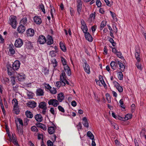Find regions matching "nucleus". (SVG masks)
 <instances>
[{
  "mask_svg": "<svg viewBox=\"0 0 146 146\" xmlns=\"http://www.w3.org/2000/svg\"><path fill=\"white\" fill-rule=\"evenodd\" d=\"M38 107L40 108L43 110L42 113L43 114L45 115L47 109V107L46 102H40L39 103Z\"/></svg>",
  "mask_w": 146,
  "mask_h": 146,
  "instance_id": "f257e3e1",
  "label": "nucleus"
},
{
  "mask_svg": "<svg viewBox=\"0 0 146 146\" xmlns=\"http://www.w3.org/2000/svg\"><path fill=\"white\" fill-rule=\"evenodd\" d=\"M9 20L10 24L11 25L13 28H16L17 24L16 17L14 16H11L9 19Z\"/></svg>",
  "mask_w": 146,
  "mask_h": 146,
  "instance_id": "f03ea898",
  "label": "nucleus"
},
{
  "mask_svg": "<svg viewBox=\"0 0 146 146\" xmlns=\"http://www.w3.org/2000/svg\"><path fill=\"white\" fill-rule=\"evenodd\" d=\"M23 44L22 40L19 38L15 40L14 45L16 47L20 48L23 45Z\"/></svg>",
  "mask_w": 146,
  "mask_h": 146,
  "instance_id": "7ed1b4c3",
  "label": "nucleus"
},
{
  "mask_svg": "<svg viewBox=\"0 0 146 146\" xmlns=\"http://www.w3.org/2000/svg\"><path fill=\"white\" fill-rule=\"evenodd\" d=\"M49 105H52L54 107H56L59 104L58 100L55 99H51L49 100L48 102Z\"/></svg>",
  "mask_w": 146,
  "mask_h": 146,
  "instance_id": "20e7f679",
  "label": "nucleus"
},
{
  "mask_svg": "<svg viewBox=\"0 0 146 146\" xmlns=\"http://www.w3.org/2000/svg\"><path fill=\"white\" fill-rule=\"evenodd\" d=\"M67 78L66 76L65 73V72L63 70L62 73L60 75V80L63 83V86H65L66 84L65 83V81Z\"/></svg>",
  "mask_w": 146,
  "mask_h": 146,
  "instance_id": "39448f33",
  "label": "nucleus"
},
{
  "mask_svg": "<svg viewBox=\"0 0 146 146\" xmlns=\"http://www.w3.org/2000/svg\"><path fill=\"white\" fill-rule=\"evenodd\" d=\"M46 39L43 35H40L38 38L37 42L40 44H43L46 42Z\"/></svg>",
  "mask_w": 146,
  "mask_h": 146,
  "instance_id": "423d86ee",
  "label": "nucleus"
},
{
  "mask_svg": "<svg viewBox=\"0 0 146 146\" xmlns=\"http://www.w3.org/2000/svg\"><path fill=\"white\" fill-rule=\"evenodd\" d=\"M20 62L17 60L15 61L12 64L13 68L14 70H18L20 66Z\"/></svg>",
  "mask_w": 146,
  "mask_h": 146,
  "instance_id": "0eeeda50",
  "label": "nucleus"
},
{
  "mask_svg": "<svg viewBox=\"0 0 146 146\" xmlns=\"http://www.w3.org/2000/svg\"><path fill=\"white\" fill-rule=\"evenodd\" d=\"M77 10L79 15H80V12L82 10V2L81 0H77Z\"/></svg>",
  "mask_w": 146,
  "mask_h": 146,
  "instance_id": "6e6552de",
  "label": "nucleus"
},
{
  "mask_svg": "<svg viewBox=\"0 0 146 146\" xmlns=\"http://www.w3.org/2000/svg\"><path fill=\"white\" fill-rule=\"evenodd\" d=\"M27 106L31 108H34L36 107L37 103L34 101H31L27 104Z\"/></svg>",
  "mask_w": 146,
  "mask_h": 146,
  "instance_id": "1a4fd4ad",
  "label": "nucleus"
},
{
  "mask_svg": "<svg viewBox=\"0 0 146 146\" xmlns=\"http://www.w3.org/2000/svg\"><path fill=\"white\" fill-rule=\"evenodd\" d=\"M81 23L82 25L81 29L84 33H86L88 31L87 27L85 22L83 19L81 20Z\"/></svg>",
  "mask_w": 146,
  "mask_h": 146,
  "instance_id": "9d476101",
  "label": "nucleus"
},
{
  "mask_svg": "<svg viewBox=\"0 0 146 146\" xmlns=\"http://www.w3.org/2000/svg\"><path fill=\"white\" fill-rule=\"evenodd\" d=\"M135 55L136 59L137 61L140 62L141 59L140 58V52L138 48H136L135 49Z\"/></svg>",
  "mask_w": 146,
  "mask_h": 146,
  "instance_id": "9b49d317",
  "label": "nucleus"
},
{
  "mask_svg": "<svg viewBox=\"0 0 146 146\" xmlns=\"http://www.w3.org/2000/svg\"><path fill=\"white\" fill-rule=\"evenodd\" d=\"M118 60H115V61H112L110 63V65L112 69L113 70H115L117 67V63Z\"/></svg>",
  "mask_w": 146,
  "mask_h": 146,
  "instance_id": "f8f14e48",
  "label": "nucleus"
},
{
  "mask_svg": "<svg viewBox=\"0 0 146 146\" xmlns=\"http://www.w3.org/2000/svg\"><path fill=\"white\" fill-rule=\"evenodd\" d=\"M46 42L47 45H50L52 44L53 43V40L52 37L51 36L48 35Z\"/></svg>",
  "mask_w": 146,
  "mask_h": 146,
  "instance_id": "ddd939ff",
  "label": "nucleus"
},
{
  "mask_svg": "<svg viewBox=\"0 0 146 146\" xmlns=\"http://www.w3.org/2000/svg\"><path fill=\"white\" fill-rule=\"evenodd\" d=\"M84 33L86 39L90 42H92L93 40V38L91 35L87 32Z\"/></svg>",
  "mask_w": 146,
  "mask_h": 146,
  "instance_id": "4468645a",
  "label": "nucleus"
},
{
  "mask_svg": "<svg viewBox=\"0 0 146 146\" xmlns=\"http://www.w3.org/2000/svg\"><path fill=\"white\" fill-rule=\"evenodd\" d=\"M64 68L65 71L66 72L68 75L69 76H70L71 74V70L68 65L64 66Z\"/></svg>",
  "mask_w": 146,
  "mask_h": 146,
  "instance_id": "2eb2a0df",
  "label": "nucleus"
},
{
  "mask_svg": "<svg viewBox=\"0 0 146 146\" xmlns=\"http://www.w3.org/2000/svg\"><path fill=\"white\" fill-rule=\"evenodd\" d=\"M84 66H83L84 70L88 74H90V72L89 66L86 62H84Z\"/></svg>",
  "mask_w": 146,
  "mask_h": 146,
  "instance_id": "dca6fc26",
  "label": "nucleus"
},
{
  "mask_svg": "<svg viewBox=\"0 0 146 146\" xmlns=\"http://www.w3.org/2000/svg\"><path fill=\"white\" fill-rule=\"evenodd\" d=\"M34 22L37 24L40 25L42 23V20L40 17L38 16H35L34 17Z\"/></svg>",
  "mask_w": 146,
  "mask_h": 146,
  "instance_id": "f3484780",
  "label": "nucleus"
},
{
  "mask_svg": "<svg viewBox=\"0 0 146 146\" xmlns=\"http://www.w3.org/2000/svg\"><path fill=\"white\" fill-rule=\"evenodd\" d=\"M27 33L28 36H32L34 35L35 32L33 29H29L27 30Z\"/></svg>",
  "mask_w": 146,
  "mask_h": 146,
  "instance_id": "a211bd4d",
  "label": "nucleus"
},
{
  "mask_svg": "<svg viewBox=\"0 0 146 146\" xmlns=\"http://www.w3.org/2000/svg\"><path fill=\"white\" fill-rule=\"evenodd\" d=\"M25 27L22 24H21L17 29V31L19 33H23L25 31Z\"/></svg>",
  "mask_w": 146,
  "mask_h": 146,
  "instance_id": "6ab92c4d",
  "label": "nucleus"
},
{
  "mask_svg": "<svg viewBox=\"0 0 146 146\" xmlns=\"http://www.w3.org/2000/svg\"><path fill=\"white\" fill-rule=\"evenodd\" d=\"M36 125L37 127L40 128L44 131L46 130V126L44 124L40 123H37Z\"/></svg>",
  "mask_w": 146,
  "mask_h": 146,
  "instance_id": "aec40b11",
  "label": "nucleus"
},
{
  "mask_svg": "<svg viewBox=\"0 0 146 146\" xmlns=\"http://www.w3.org/2000/svg\"><path fill=\"white\" fill-rule=\"evenodd\" d=\"M114 83L115 84V86H116V88L118 90L119 92H121L123 91V89L122 87L120 86L119 84L117 82L115 81Z\"/></svg>",
  "mask_w": 146,
  "mask_h": 146,
  "instance_id": "412c9836",
  "label": "nucleus"
},
{
  "mask_svg": "<svg viewBox=\"0 0 146 146\" xmlns=\"http://www.w3.org/2000/svg\"><path fill=\"white\" fill-rule=\"evenodd\" d=\"M64 96L62 93H60L57 96L58 101L60 102H62L64 100Z\"/></svg>",
  "mask_w": 146,
  "mask_h": 146,
  "instance_id": "4be33fe9",
  "label": "nucleus"
},
{
  "mask_svg": "<svg viewBox=\"0 0 146 146\" xmlns=\"http://www.w3.org/2000/svg\"><path fill=\"white\" fill-rule=\"evenodd\" d=\"M17 77L18 80L21 81L24 80L25 78V75L22 73L18 74Z\"/></svg>",
  "mask_w": 146,
  "mask_h": 146,
  "instance_id": "5701e85b",
  "label": "nucleus"
},
{
  "mask_svg": "<svg viewBox=\"0 0 146 146\" xmlns=\"http://www.w3.org/2000/svg\"><path fill=\"white\" fill-rule=\"evenodd\" d=\"M35 118L37 121L40 122L42 120V117L40 114H37L35 116Z\"/></svg>",
  "mask_w": 146,
  "mask_h": 146,
  "instance_id": "b1692460",
  "label": "nucleus"
},
{
  "mask_svg": "<svg viewBox=\"0 0 146 146\" xmlns=\"http://www.w3.org/2000/svg\"><path fill=\"white\" fill-rule=\"evenodd\" d=\"M25 46L28 49H31L33 48V46L32 43L30 42L28 40L26 41Z\"/></svg>",
  "mask_w": 146,
  "mask_h": 146,
  "instance_id": "393cba45",
  "label": "nucleus"
},
{
  "mask_svg": "<svg viewBox=\"0 0 146 146\" xmlns=\"http://www.w3.org/2000/svg\"><path fill=\"white\" fill-rule=\"evenodd\" d=\"M44 93V92L43 90L41 88L38 89L36 90V95L38 96H43Z\"/></svg>",
  "mask_w": 146,
  "mask_h": 146,
  "instance_id": "a878e982",
  "label": "nucleus"
},
{
  "mask_svg": "<svg viewBox=\"0 0 146 146\" xmlns=\"http://www.w3.org/2000/svg\"><path fill=\"white\" fill-rule=\"evenodd\" d=\"M117 63L119 67V69L121 71L123 72L125 68V67L123 64L121 62L118 61Z\"/></svg>",
  "mask_w": 146,
  "mask_h": 146,
  "instance_id": "bb28decb",
  "label": "nucleus"
},
{
  "mask_svg": "<svg viewBox=\"0 0 146 146\" xmlns=\"http://www.w3.org/2000/svg\"><path fill=\"white\" fill-rule=\"evenodd\" d=\"M12 104L14 105V109L17 110L18 106V101L15 98L13 99L12 100Z\"/></svg>",
  "mask_w": 146,
  "mask_h": 146,
  "instance_id": "cd10ccee",
  "label": "nucleus"
},
{
  "mask_svg": "<svg viewBox=\"0 0 146 146\" xmlns=\"http://www.w3.org/2000/svg\"><path fill=\"white\" fill-rule=\"evenodd\" d=\"M60 46L61 50L64 52H66V48L62 41L60 42Z\"/></svg>",
  "mask_w": 146,
  "mask_h": 146,
  "instance_id": "c85d7f7f",
  "label": "nucleus"
},
{
  "mask_svg": "<svg viewBox=\"0 0 146 146\" xmlns=\"http://www.w3.org/2000/svg\"><path fill=\"white\" fill-rule=\"evenodd\" d=\"M48 131L49 134H52L55 131V129L53 127H50L48 128Z\"/></svg>",
  "mask_w": 146,
  "mask_h": 146,
  "instance_id": "c756f323",
  "label": "nucleus"
},
{
  "mask_svg": "<svg viewBox=\"0 0 146 146\" xmlns=\"http://www.w3.org/2000/svg\"><path fill=\"white\" fill-rule=\"evenodd\" d=\"M6 127V129L7 131V133L8 134V136L9 138V140L10 141H11L13 140V139H15V137L13 136V135H12V136H11V135L9 134V130L8 129V125H6L5 126Z\"/></svg>",
  "mask_w": 146,
  "mask_h": 146,
  "instance_id": "7c9ffc66",
  "label": "nucleus"
},
{
  "mask_svg": "<svg viewBox=\"0 0 146 146\" xmlns=\"http://www.w3.org/2000/svg\"><path fill=\"white\" fill-rule=\"evenodd\" d=\"M82 119L84 121L83 123L85 127L88 128L89 126V124L87 118L86 117H84Z\"/></svg>",
  "mask_w": 146,
  "mask_h": 146,
  "instance_id": "2f4dec72",
  "label": "nucleus"
},
{
  "mask_svg": "<svg viewBox=\"0 0 146 146\" xmlns=\"http://www.w3.org/2000/svg\"><path fill=\"white\" fill-rule=\"evenodd\" d=\"M25 114L26 116L28 118H31L33 116L32 113L30 111H27L25 112Z\"/></svg>",
  "mask_w": 146,
  "mask_h": 146,
  "instance_id": "473e14b6",
  "label": "nucleus"
},
{
  "mask_svg": "<svg viewBox=\"0 0 146 146\" xmlns=\"http://www.w3.org/2000/svg\"><path fill=\"white\" fill-rule=\"evenodd\" d=\"M87 136L91 139H94V136L93 134L90 131H88L87 133Z\"/></svg>",
  "mask_w": 146,
  "mask_h": 146,
  "instance_id": "72a5a7b5",
  "label": "nucleus"
},
{
  "mask_svg": "<svg viewBox=\"0 0 146 146\" xmlns=\"http://www.w3.org/2000/svg\"><path fill=\"white\" fill-rule=\"evenodd\" d=\"M118 78L120 80H123V75L121 72H118L117 73Z\"/></svg>",
  "mask_w": 146,
  "mask_h": 146,
  "instance_id": "f704fd0d",
  "label": "nucleus"
},
{
  "mask_svg": "<svg viewBox=\"0 0 146 146\" xmlns=\"http://www.w3.org/2000/svg\"><path fill=\"white\" fill-rule=\"evenodd\" d=\"M132 117V114H126L125 117H124V119L125 120H127L131 118Z\"/></svg>",
  "mask_w": 146,
  "mask_h": 146,
  "instance_id": "c9c22d12",
  "label": "nucleus"
},
{
  "mask_svg": "<svg viewBox=\"0 0 146 146\" xmlns=\"http://www.w3.org/2000/svg\"><path fill=\"white\" fill-rule=\"evenodd\" d=\"M27 22V19L26 17H25L22 19L20 22L21 24L25 25Z\"/></svg>",
  "mask_w": 146,
  "mask_h": 146,
  "instance_id": "e433bc0d",
  "label": "nucleus"
},
{
  "mask_svg": "<svg viewBox=\"0 0 146 146\" xmlns=\"http://www.w3.org/2000/svg\"><path fill=\"white\" fill-rule=\"evenodd\" d=\"M138 62L136 63L135 65L137 68L140 70H141L142 68L141 64L139 62Z\"/></svg>",
  "mask_w": 146,
  "mask_h": 146,
  "instance_id": "4c0bfd02",
  "label": "nucleus"
},
{
  "mask_svg": "<svg viewBox=\"0 0 146 146\" xmlns=\"http://www.w3.org/2000/svg\"><path fill=\"white\" fill-rule=\"evenodd\" d=\"M39 6L43 13L44 14H45L46 12L44 5L42 4L41 3L39 5Z\"/></svg>",
  "mask_w": 146,
  "mask_h": 146,
  "instance_id": "58836bf2",
  "label": "nucleus"
},
{
  "mask_svg": "<svg viewBox=\"0 0 146 146\" xmlns=\"http://www.w3.org/2000/svg\"><path fill=\"white\" fill-rule=\"evenodd\" d=\"M49 90L50 93L51 94H56L57 92L56 89L54 87L52 88H51Z\"/></svg>",
  "mask_w": 146,
  "mask_h": 146,
  "instance_id": "ea45409f",
  "label": "nucleus"
},
{
  "mask_svg": "<svg viewBox=\"0 0 146 146\" xmlns=\"http://www.w3.org/2000/svg\"><path fill=\"white\" fill-rule=\"evenodd\" d=\"M106 21H102L100 27V30H102L103 28L106 26Z\"/></svg>",
  "mask_w": 146,
  "mask_h": 146,
  "instance_id": "a19ab883",
  "label": "nucleus"
},
{
  "mask_svg": "<svg viewBox=\"0 0 146 146\" xmlns=\"http://www.w3.org/2000/svg\"><path fill=\"white\" fill-rule=\"evenodd\" d=\"M52 62L53 64V67L55 68L56 67L57 65V62L56 60V59H54L52 60Z\"/></svg>",
  "mask_w": 146,
  "mask_h": 146,
  "instance_id": "79ce46f5",
  "label": "nucleus"
},
{
  "mask_svg": "<svg viewBox=\"0 0 146 146\" xmlns=\"http://www.w3.org/2000/svg\"><path fill=\"white\" fill-rule=\"evenodd\" d=\"M3 80L4 81V84H5L7 85L9 83V80L7 78H3Z\"/></svg>",
  "mask_w": 146,
  "mask_h": 146,
  "instance_id": "37998d69",
  "label": "nucleus"
},
{
  "mask_svg": "<svg viewBox=\"0 0 146 146\" xmlns=\"http://www.w3.org/2000/svg\"><path fill=\"white\" fill-rule=\"evenodd\" d=\"M9 51L10 54L12 55L14 54L15 52L14 49H13V47L11 46L9 48Z\"/></svg>",
  "mask_w": 146,
  "mask_h": 146,
  "instance_id": "c03bdc74",
  "label": "nucleus"
},
{
  "mask_svg": "<svg viewBox=\"0 0 146 146\" xmlns=\"http://www.w3.org/2000/svg\"><path fill=\"white\" fill-rule=\"evenodd\" d=\"M106 99L108 101V103H110L111 102V97L110 96L109 94H106Z\"/></svg>",
  "mask_w": 146,
  "mask_h": 146,
  "instance_id": "a18cd8bd",
  "label": "nucleus"
},
{
  "mask_svg": "<svg viewBox=\"0 0 146 146\" xmlns=\"http://www.w3.org/2000/svg\"><path fill=\"white\" fill-rule=\"evenodd\" d=\"M17 126L18 129V133L20 135H22L23 134V130L21 128H18V125H17Z\"/></svg>",
  "mask_w": 146,
  "mask_h": 146,
  "instance_id": "49530a36",
  "label": "nucleus"
},
{
  "mask_svg": "<svg viewBox=\"0 0 146 146\" xmlns=\"http://www.w3.org/2000/svg\"><path fill=\"white\" fill-rule=\"evenodd\" d=\"M116 54L117 56L119 58L121 59L124 58L123 56H122L121 53L120 52H117L116 53Z\"/></svg>",
  "mask_w": 146,
  "mask_h": 146,
  "instance_id": "de8ad7c7",
  "label": "nucleus"
},
{
  "mask_svg": "<svg viewBox=\"0 0 146 146\" xmlns=\"http://www.w3.org/2000/svg\"><path fill=\"white\" fill-rule=\"evenodd\" d=\"M56 52H55L54 51L52 50L50 51V55L52 57H54L56 55Z\"/></svg>",
  "mask_w": 146,
  "mask_h": 146,
  "instance_id": "09e8293b",
  "label": "nucleus"
},
{
  "mask_svg": "<svg viewBox=\"0 0 146 146\" xmlns=\"http://www.w3.org/2000/svg\"><path fill=\"white\" fill-rule=\"evenodd\" d=\"M61 61L63 66H65L66 65H67L66 64V62L65 59L62 57L61 58Z\"/></svg>",
  "mask_w": 146,
  "mask_h": 146,
  "instance_id": "8fccbe9b",
  "label": "nucleus"
},
{
  "mask_svg": "<svg viewBox=\"0 0 146 146\" xmlns=\"http://www.w3.org/2000/svg\"><path fill=\"white\" fill-rule=\"evenodd\" d=\"M11 81L12 84L13 85H15V78L14 77L12 76L11 77Z\"/></svg>",
  "mask_w": 146,
  "mask_h": 146,
  "instance_id": "3c124183",
  "label": "nucleus"
},
{
  "mask_svg": "<svg viewBox=\"0 0 146 146\" xmlns=\"http://www.w3.org/2000/svg\"><path fill=\"white\" fill-rule=\"evenodd\" d=\"M50 113L53 115H55L56 113L54 111V109L53 108H50Z\"/></svg>",
  "mask_w": 146,
  "mask_h": 146,
  "instance_id": "603ef678",
  "label": "nucleus"
},
{
  "mask_svg": "<svg viewBox=\"0 0 146 146\" xmlns=\"http://www.w3.org/2000/svg\"><path fill=\"white\" fill-rule=\"evenodd\" d=\"M119 103L120 104V106L121 108L124 109L125 108L124 105H123V102L122 99H121L119 101Z\"/></svg>",
  "mask_w": 146,
  "mask_h": 146,
  "instance_id": "864d4df0",
  "label": "nucleus"
},
{
  "mask_svg": "<svg viewBox=\"0 0 146 146\" xmlns=\"http://www.w3.org/2000/svg\"><path fill=\"white\" fill-rule=\"evenodd\" d=\"M58 108L59 110L63 113L65 112V110L64 108L60 106H59L58 107Z\"/></svg>",
  "mask_w": 146,
  "mask_h": 146,
  "instance_id": "5fc2aeb1",
  "label": "nucleus"
},
{
  "mask_svg": "<svg viewBox=\"0 0 146 146\" xmlns=\"http://www.w3.org/2000/svg\"><path fill=\"white\" fill-rule=\"evenodd\" d=\"M96 4L98 7H100L102 3L100 0H97L96 2Z\"/></svg>",
  "mask_w": 146,
  "mask_h": 146,
  "instance_id": "6e6d98bb",
  "label": "nucleus"
},
{
  "mask_svg": "<svg viewBox=\"0 0 146 146\" xmlns=\"http://www.w3.org/2000/svg\"><path fill=\"white\" fill-rule=\"evenodd\" d=\"M47 144L48 146H53V142L50 140H48L47 142Z\"/></svg>",
  "mask_w": 146,
  "mask_h": 146,
  "instance_id": "4d7b16f0",
  "label": "nucleus"
},
{
  "mask_svg": "<svg viewBox=\"0 0 146 146\" xmlns=\"http://www.w3.org/2000/svg\"><path fill=\"white\" fill-rule=\"evenodd\" d=\"M63 83L60 81H57L56 83V86L58 87L59 88L60 87V86L62 85V83Z\"/></svg>",
  "mask_w": 146,
  "mask_h": 146,
  "instance_id": "13d9d810",
  "label": "nucleus"
},
{
  "mask_svg": "<svg viewBox=\"0 0 146 146\" xmlns=\"http://www.w3.org/2000/svg\"><path fill=\"white\" fill-rule=\"evenodd\" d=\"M17 121L19 123L23 126V123L22 120L21 119L19 118H17Z\"/></svg>",
  "mask_w": 146,
  "mask_h": 146,
  "instance_id": "bf43d9fd",
  "label": "nucleus"
},
{
  "mask_svg": "<svg viewBox=\"0 0 146 146\" xmlns=\"http://www.w3.org/2000/svg\"><path fill=\"white\" fill-rule=\"evenodd\" d=\"M31 130L33 131H38V129L35 126H33L31 127Z\"/></svg>",
  "mask_w": 146,
  "mask_h": 146,
  "instance_id": "052dcab7",
  "label": "nucleus"
},
{
  "mask_svg": "<svg viewBox=\"0 0 146 146\" xmlns=\"http://www.w3.org/2000/svg\"><path fill=\"white\" fill-rule=\"evenodd\" d=\"M44 73L45 75H47L49 73V70L46 68H45L44 70Z\"/></svg>",
  "mask_w": 146,
  "mask_h": 146,
  "instance_id": "680f3d73",
  "label": "nucleus"
},
{
  "mask_svg": "<svg viewBox=\"0 0 146 146\" xmlns=\"http://www.w3.org/2000/svg\"><path fill=\"white\" fill-rule=\"evenodd\" d=\"M7 70L8 75L9 76H10L12 75L13 74V73L10 71L9 68H7Z\"/></svg>",
  "mask_w": 146,
  "mask_h": 146,
  "instance_id": "e2e57ef3",
  "label": "nucleus"
},
{
  "mask_svg": "<svg viewBox=\"0 0 146 146\" xmlns=\"http://www.w3.org/2000/svg\"><path fill=\"white\" fill-rule=\"evenodd\" d=\"M104 1L106 2V5L109 6V7H111V5H112L110 3L109 1L108 0H104Z\"/></svg>",
  "mask_w": 146,
  "mask_h": 146,
  "instance_id": "0e129e2a",
  "label": "nucleus"
},
{
  "mask_svg": "<svg viewBox=\"0 0 146 146\" xmlns=\"http://www.w3.org/2000/svg\"><path fill=\"white\" fill-rule=\"evenodd\" d=\"M11 142H12L15 145H19L17 142L16 141L15 139H13L12 140L10 141Z\"/></svg>",
  "mask_w": 146,
  "mask_h": 146,
  "instance_id": "69168bd1",
  "label": "nucleus"
},
{
  "mask_svg": "<svg viewBox=\"0 0 146 146\" xmlns=\"http://www.w3.org/2000/svg\"><path fill=\"white\" fill-rule=\"evenodd\" d=\"M11 142H12L15 145H19L17 142L16 141L15 139H13L12 140L10 141Z\"/></svg>",
  "mask_w": 146,
  "mask_h": 146,
  "instance_id": "338daca9",
  "label": "nucleus"
},
{
  "mask_svg": "<svg viewBox=\"0 0 146 146\" xmlns=\"http://www.w3.org/2000/svg\"><path fill=\"white\" fill-rule=\"evenodd\" d=\"M11 142H12L15 145H19L17 142L16 141L15 139H13L12 140L10 141Z\"/></svg>",
  "mask_w": 146,
  "mask_h": 146,
  "instance_id": "774afa93",
  "label": "nucleus"
}]
</instances>
